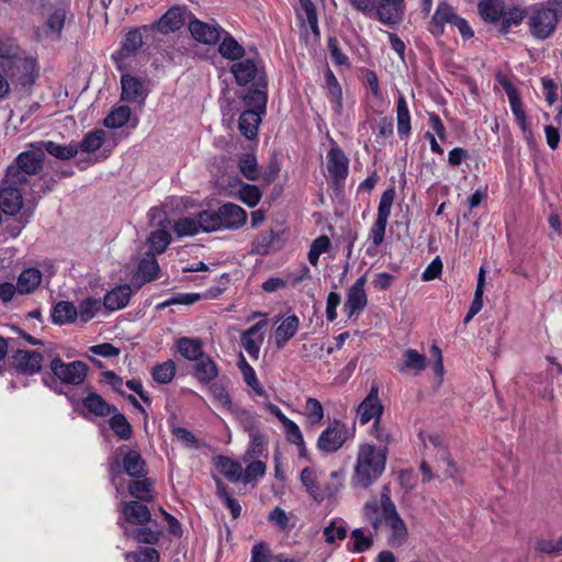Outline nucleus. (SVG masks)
<instances>
[{
	"label": "nucleus",
	"mask_w": 562,
	"mask_h": 562,
	"mask_svg": "<svg viewBox=\"0 0 562 562\" xmlns=\"http://www.w3.org/2000/svg\"><path fill=\"white\" fill-rule=\"evenodd\" d=\"M5 175L0 182V207L8 215H15L23 206V194H26V184L12 182Z\"/></svg>",
	"instance_id": "9"
},
{
	"label": "nucleus",
	"mask_w": 562,
	"mask_h": 562,
	"mask_svg": "<svg viewBox=\"0 0 562 562\" xmlns=\"http://www.w3.org/2000/svg\"><path fill=\"white\" fill-rule=\"evenodd\" d=\"M83 407L94 416L105 417L116 412V407L110 405L98 393L91 392L82 400Z\"/></svg>",
	"instance_id": "31"
},
{
	"label": "nucleus",
	"mask_w": 562,
	"mask_h": 562,
	"mask_svg": "<svg viewBox=\"0 0 562 562\" xmlns=\"http://www.w3.org/2000/svg\"><path fill=\"white\" fill-rule=\"evenodd\" d=\"M126 562H159V553L156 549L145 547L135 552L125 553Z\"/></svg>",
	"instance_id": "56"
},
{
	"label": "nucleus",
	"mask_w": 562,
	"mask_h": 562,
	"mask_svg": "<svg viewBox=\"0 0 562 562\" xmlns=\"http://www.w3.org/2000/svg\"><path fill=\"white\" fill-rule=\"evenodd\" d=\"M131 496L143 502H151L155 497L153 491V481L145 477H135L128 485Z\"/></svg>",
	"instance_id": "37"
},
{
	"label": "nucleus",
	"mask_w": 562,
	"mask_h": 562,
	"mask_svg": "<svg viewBox=\"0 0 562 562\" xmlns=\"http://www.w3.org/2000/svg\"><path fill=\"white\" fill-rule=\"evenodd\" d=\"M330 240L326 235L318 236L312 241L307 258L312 266H317L319 256L328 251Z\"/></svg>",
	"instance_id": "54"
},
{
	"label": "nucleus",
	"mask_w": 562,
	"mask_h": 562,
	"mask_svg": "<svg viewBox=\"0 0 562 562\" xmlns=\"http://www.w3.org/2000/svg\"><path fill=\"white\" fill-rule=\"evenodd\" d=\"M104 143V132L102 130H95L87 133L82 140L77 144L78 151L82 153H94L101 148Z\"/></svg>",
	"instance_id": "47"
},
{
	"label": "nucleus",
	"mask_w": 562,
	"mask_h": 562,
	"mask_svg": "<svg viewBox=\"0 0 562 562\" xmlns=\"http://www.w3.org/2000/svg\"><path fill=\"white\" fill-rule=\"evenodd\" d=\"M101 308V302L94 297H87L79 303L77 307L78 318L86 324L92 319Z\"/></svg>",
	"instance_id": "49"
},
{
	"label": "nucleus",
	"mask_w": 562,
	"mask_h": 562,
	"mask_svg": "<svg viewBox=\"0 0 562 562\" xmlns=\"http://www.w3.org/2000/svg\"><path fill=\"white\" fill-rule=\"evenodd\" d=\"M352 551L364 552L369 550L373 544L372 536H367L361 528H356L351 531Z\"/></svg>",
	"instance_id": "57"
},
{
	"label": "nucleus",
	"mask_w": 562,
	"mask_h": 562,
	"mask_svg": "<svg viewBox=\"0 0 562 562\" xmlns=\"http://www.w3.org/2000/svg\"><path fill=\"white\" fill-rule=\"evenodd\" d=\"M405 8V3L380 0L379 2L376 1L372 16L386 26H393L403 21Z\"/></svg>",
	"instance_id": "12"
},
{
	"label": "nucleus",
	"mask_w": 562,
	"mask_h": 562,
	"mask_svg": "<svg viewBox=\"0 0 562 562\" xmlns=\"http://www.w3.org/2000/svg\"><path fill=\"white\" fill-rule=\"evenodd\" d=\"M218 46V53L225 59L237 61L245 56V48L226 31Z\"/></svg>",
	"instance_id": "34"
},
{
	"label": "nucleus",
	"mask_w": 562,
	"mask_h": 562,
	"mask_svg": "<svg viewBox=\"0 0 562 562\" xmlns=\"http://www.w3.org/2000/svg\"><path fill=\"white\" fill-rule=\"evenodd\" d=\"M300 480L308 495L314 501L319 503L324 499V493L322 492L319 485L316 482L315 472L313 469L304 468L301 471Z\"/></svg>",
	"instance_id": "45"
},
{
	"label": "nucleus",
	"mask_w": 562,
	"mask_h": 562,
	"mask_svg": "<svg viewBox=\"0 0 562 562\" xmlns=\"http://www.w3.org/2000/svg\"><path fill=\"white\" fill-rule=\"evenodd\" d=\"M209 391L213 400L228 412L233 411L234 405L227 389L222 383H212Z\"/></svg>",
	"instance_id": "55"
},
{
	"label": "nucleus",
	"mask_w": 562,
	"mask_h": 562,
	"mask_svg": "<svg viewBox=\"0 0 562 562\" xmlns=\"http://www.w3.org/2000/svg\"><path fill=\"white\" fill-rule=\"evenodd\" d=\"M327 47L330 58L336 66L349 67V58L339 47V42L336 37L328 38Z\"/></svg>",
	"instance_id": "59"
},
{
	"label": "nucleus",
	"mask_w": 562,
	"mask_h": 562,
	"mask_svg": "<svg viewBox=\"0 0 562 562\" xmlns=\"http://www.w3.org/2000/svg\"><path fill=\"white\" fill-rule=\"evenodd\" d=\"M229 70L237 85L246 86L252 83L256 87L255 89H262L267 92V76L259 57L240 58L232 64Z\"/></svg>",
	"instance_id": "5"
},
{
	"label": "nucleus",
	"mask_w": 562,
	"mask_h": 562,
	"mask_svg": "<svg viewBox=\"0 0 562 562\" xmlns=\"http://www.w3.org/2000/svg\"><path fill=\"white\" fill-rule=\"evenodd\" d=\"M49 370L52 376H44L46 385L50 386V382L55 383L56 380L66 385H79L87 376L88 366L79 360L66 363L59 357H55L49 363Z\"/></svg>",
	"instance_id": "7"
},
{
	"label": "nucleus",
	"mask_w": 562,
	"mask_h": 562,
	"mask_svg": "<svg viewBox=\"0 0 562 562\" xmlns=\"http://www.w3.org/2000/svg\"><path fill=\"white\" fill-rule=\"evenodd\" d=\"M299 326L300 319L296 315H290L281 322L274 331L276 345L279 349L283 348L295 336Z\"/></svg>",
	"instance_id": "27"
},
{
	"label": "nucleus",
	"mask_w": 562,
	"mask_h": 562,
	"mask_svg": "<svg viewBox=\"0 0 562 562\" xmlns=\"http://www.w3.org/2000/svg\"><path fill=\"white\" fill-rule=\"evenodd\" d=\"M12 359L14 368L23 374H35L43 366V356L34 350H18Z\"/></svg>",
	"instance_id": "20"
},
{
	"label": "nucleus",
	"mask_w": 562,
	"mask_h": 562,
	"mask_svg": "<svg viewBox=\"0 0 562 562\" xmlns=\"http://www.w3.org/2000/svg\"><path fill=\"white\" fill-rule=\"evenodd\" d=\"M267 326L268 321L261 319L245 330L240 336L241 347L252 359H258L259 357L260 347L265 339L263 330Z\"/></svg>",
	"instance_id": "14"
},
{
	"label": "nucleus",
	"mask_w": 562,
	"mask_h": 562,
	"mask_svg": "<svg viewBox=\"0 0 562 562\" xmlns=\"http://www.w3.org/2000/svg\"><path fill=\"white\" fill-rule=\"evenodd\" d=\"M366 283V276H361L348 290L347 301L344 304V312L348 318L359 314L367 306L368 297L364 290Z\"/></svg>",
	"instance_id": "13"
},
{
	"label": "nucleus",
	"mask_w": 562,
	"mask_h": 562,
	"mask_svg": "<svg viewBox=\"0 0 562 562\" xmlns=\"http://www.w3.org/2000/svg\"><path fill=\"white\" fill-rule=\"evenodd\" d=\"M147 241L156 254H162L171 243V235L167 229L158 228L150 233Z\"/></svg>",
	"instance_id": "51"
},
{
	"label": "nucleus",
	"mask_w": 562,
	"mask_h": 562,
	"mask_svg": "<svg viewBox=\"0 0 562 562\" xmlns=\"http://www.w3.org/2000/svg\"><path fill=\"white\" fill-rule=\"evenodd\" d=\"M238 170L249 181L260 179V170L258 167L257 157L252 153H246L238 158Z\"/></svg>",
	"instance_id": "40"
},
{
	"label": "nucleus",
	"mask_w": 562,
	"mask_h": 562,
	"mask_svg": "<svg viewBox=\"0 0 562 562\" xmlns=\"http://www.w3.org/2000/svg\"><path fill=\"white\" fill-rule=\"evenodd\" d=\"M131 295L132 289L128 284L117 285L104 295L103 305L111 312L124 308L128 304Z\"/></svg>",
	"instance_id": "23"
},
{
	"label": "nucleus",
	"mask_w": 562,
	"mask_h": 562,
	"mask_svg": "<svg viewBox=\"0 0 562 562\" xmlns=\"http://www.w3.org/2000/svg\"><path fill=\"white\" fill-rule=\"evenodd\" d=\"M326 85L328 90V98L331 103L333 110L340 114L342 110V90L341 87L335 77L334 72L330 69H327L325 74Z\"/></svg>",
	"instance_id": "39"
},
{
	"label": "nucleus",
	"mask_w": 562,
	"mask_h": 562,
	"mask_svg": "<svg viewBox=\"0 0 562 562\" xmlns=\"http://www.w3.org/2000/svg\"><path fill=\"white\" fill-rule=\"evenodd\" d=\"M37 143L44 155L45 153H48L50 156L59 160H69L78 154L77 143L74 142L66 145L58 144L53 140H40Z\"/></svg>",
	"instance_id": "24"
},
{
	"label": "nucleus",
	"mask_w": 562,
	"mask_h": 562,
	"mask_svg": "<svg viewBox=\"0 0 562 562\" xmlns=\"http://www.w3.org/2000/svg\"><path fill=\"white\" fill-rule=\"evenodd\" d=\"M396 192L394 188L386 189L380 199L376 216L389 218Z\"/></svg>",
	"instance_id": "61"
},
{
	"label": "nucleus",
	"mask_w": 562,
	"mask_h": 562,
	"mask_svg": "<svg viewBox=\"0 0 562 562\" xmlns=\"http://www.w3.org/2000/svg\"><path fill=\"white\" fill-rule=\"evenodd\" d=\"M305 415L314 423L319 424L324 418V408L322 403L314 397H307L305 403Z\"/></svg>",
	"instance_id": "60"
},
{
	"label": "nucleus",
	"mask_w": 562,
	"mask_h": 562,
	"mask_svg": "<svg viewBox=\"0 0 562 562\" xmlns=\"http://www.w3.org/2000/svg\"><path fill=\"white\" fill-rule=\"evenodd\" d=\"M123 468L126 474L132 477H143L145 473V461L136 450H130L123 457Z\"/></svg>",
	"instance_id": "38"
},
{
	"label": "nucleus",
	"mask_w": 562,
	"mask_h": 562,
	"mask_svg": "<svg viewBox=\"0 0 562 562\" xmlns=\"http://www.w3.org/2000/svg\"><path fill=\"white\" fill-rule=\"evenodd\" d=\"M121 100L125 102L142 104L147 97L143 81L128 74L121 77Z\"/></svg>",
	"instance_id": "18"
},
{
	"label": "nucleus",
	"mask_w": 562,
	"mask_h": 562,
	"mask_svg": "<svg viewBox=\"0 0 562 562\" xmlns=\"http://www.w3.org/2000/svg\"><path fill=\"white\" fill-rule=\"evenodd\" d=\"M479 13L484 21L496 22L504 13V4L502 0H482L479 5Z\"/></svg>",
	"instance_id": "42"
},
{
	"label": "nucleus",
	"mask_w": 562,
	"mask_h": 562,
	"mask_svg": "<svg viewBox=\"0 0 562 562\" xmlns=\"http://www.w3.org/2000/svg\"><path fill=\"white\" fill-rule=\"evenodd\" d=\"M117 524L123 528V533L127 538H133L139 543L155 544L159 540V532L151 530L148 527H140L137 529H131L124 526L121 520Z\"/></svg>",
	"instance_id": "41"
},
{
	"label": "nucleus",
	"mask_w": 562,
	"mask_h": 562,
	"mask_svg": "<svg viewBox=\"0 0 562 562\" xmlns=\"http://www.w3.org/2000/svg\"><path fill=\"white\" fill-rule=\"evenodd\" d=\"M130 117L131 109L127 105H121L108 114L103 124L109 128H120L128 122Z\"/></svg>",
	"instance_id": "50"
},
{
	"label": "nucleus",
	"mask_w": 562,
	"mask_h": 562,
	"mask_svg": "<svg viewBox=\"0 0 562 562\" xmlns=\"http://www.w3.org/2000/svg\"><path fill=\"white\" fill-rule=\"evenodd\" d=\"M454 18H458L453 8L446 2H440L431 18L428 30L435 35L443 34L447 23L453 24Z\"/></svg>",
	"instance_id": "21"
},
{
	"label": "nucleus",
	"mask_w": 562,
	"mask_h": 562,
	"mask_svg": "<svg viewBox=\"0 0 562 562\" xmlns=\"http://www.w3.org/2000/svg\"><path fill=\"white\" fill-rule=\"evenodd\" d=\"M384 406L379 397V386L373 383L370 387L368 395L357 407V416L361 425H367L369 422L381 419Z\"/></svg>",
	"instance_id": "11"
},
{
	"label": "nucleus",
	"mask_w": 562,
	"mask_h": 562,
	"mask_svg": "<svg viewBox=\"0 0 562 562\" xmlns=\"http://www.w3.org/2000/svg\"><path fill=\"white\" fill-rule=\"evenodd\" d=\"M159 265L154 252H146L137 266V272L134 277L135 281L138 279L143 282H151L159 277Z\"/></svg>",
	"instance_id": "25"
},
{
	"label": "nucleus",
	"mask_w": 562,
	"mask_h": 562,
	"mask_svg": "<svg viewBox=\"0 0 562 562\" xmlns=\"http://www.w3.org/2000/svg\"><path fill=\"white\" fill-rule=\"evenodd\" d=\"M266 463L260 460L250 462L246 467L245 472L243 473V483L248 484L256 481L258 477L263 476L266 473Z\"/></svg>",
	"instance_id": "58"
},
{
	"label": "nucleus",
	"mask_w": 562,
	"mask_h": 562,
	"mask_svg": "<svg viewBox=\"0 0 562 562\" xmlns=\"http://www.w3.org/2000/svg\"><path fill=\"white\" fill-rule=\"evenodd\" d=\"M238 368L243 374L244 382L252 389L256 395L263 396L266 394L265 389L257 379V374L254 368L240 356L238 361Z\"/></svg>",
	"instance_id": "43"
},
{
	"label": "nucleus",
	"mask_w": 562,
	"mask_h": 562,
	"mask_svg": "<svg viewBox=\"0 0 562 562\" xmlns=\"http://www.w3.org/2000/svg\"><path fill=\"white\" fill-rule=\"evenodd\" d=\"M427 358L415 349H406L403 353V362L396 367L401 373L413 371L418 374L426 369Z\"/></svg>",
	"instance_id": "28"
},
{
	"label": "nucleus",
	"mask_w": 562,
	"mask_h": 562,
	"mask_svg": "<svg viewBox=\"0 0 562 562\" xmlns=\"http://www.w3.org/2000/svg\"><path fill=\"white\" fill-rule=\"evenodd\" d=\"M278 239L279 234L273 229L263 231L259 233L251 243L250 254L260 256H266L270 254Z\"/></svg>",
	"instance_id": "33"
},
{
	"label": "nucleus",
	"mask_w": 562,
	"mask_h": 562,
	"mask_svg": "<svg viewBox=\"0 0 562 562\" xmlns=\"http://www.w3.org/2000/svg\"><path fill=\"white\" fill-rule=\"evenodd\" d=\"M382 517L389 528L387 543L392 548L402 547L408 538V530L405 521L400 517L394 502L389 494L381 495Z\"/></svg>",
	"instance_id": "6"
},
{
	"label": "nucleus",
	"mask_w": 562,
	"mask_h": 562,
	"mask_svg": "<svg viewBox=\"0 0 562 562\" xmlns=\"http://www.w3.org/2000/svg\"><path fill=\"white\" fill-rule=\"evenodd\" d=\"M207 211H201L192 217H182L173 225L175 233L179 236H194L199 233H211L204 216Z\"/></svg>",
	"instance_id": "19"
},
{
	"label": "nucleus",
	"mask_w": 562,
	"mask_h": 562,
	"mask_svg": "<svg viewBox=\"0 0 562 562\" xmlns=\"http://www.w3.org/2000/svg\"><path fill=\"white\" fill-rule=\"evenodd\" d=\"M387 221L389 218L376 216L370 229L369 238L375 247L380 246L384 240Z\"/></svg>",
	"instance_id": "63"
},
{
	"label": "nucleus",
	"mask_w": 562,
	"mask_h": 562,
	"mask_svg": "<svg viewBox=\"0 0 562 562\" xmlns=\"http://www.w3.org/2000/svg\"><path fill=\"white\" fill-rule=\"evenodd\" d=\"M44 158L45 155L38 143H30L26 145L25 150L20 153L14 161L8 166L5 171V175L12 179V182H22L30 187L34 200L50 191L55 184L53 179H49L50 186H44L42 180L36 179V176L43 169Z\"/></svg>",
	"instance_id": "1"
},
{
	"label": "nucleus",
	"mask_w": 562,
	"mask_h": 562,
	"mask_svg": "<svg viewBox=\"0 0 562 562\" xmlns=\"http://www.w3.org/2000/svg\"><path fill=\"white\" fill-rule=\"evenodd\" d=\"M194 375L199 380V382L207 384L215 380L218 375V368L214 360L207 356L203 355L196 361H194Z\"/></svg>",
	"instance_id": "26"
},
{
	"label": "nucleus",
	"mask_w": 562,
	"mask_h": 562,
	"mask_svg": "<svg viewBox=\"0 0 562 562\" xmlns=\"http://www.w3.org/2000/svg\"><path fill=\"white\" fill-rule=\"evenodd\" d=\"M121 522L144 526L151 519V514L145 504L137 501L121 502Z\"/></svg>",
	"instance_id": "15"
},
{
	"label": "nucleus",
	"mask_w": 562,
	"mask_h": 562,
	"mask_svg": "<svg viewBox=\"0 0 562 562\" xmlns=\"http://www.w3.org/2000/svg\"><path fill=\"white\" fill-rule=\"evenodd\" d=\"M215 467L228 481L233 483L241 481L243 467L239 462L228 457L218 456L215 459Z\"/></svg>",
	"instance_id": "36"
},
{
	"label": "nucleus",
	"mask_w": 562,
	"mask_h": 562,
	"mask_svg": "<svg viewBox=\"0 0 562 562\" xmlns=\"http://www.w3.org/2000/svg\"><path fill=\"white\" fill-rule=\"evenodd\" d=\"M187 10L181 7H172L158 21L159 32L167 34L180 30L186 23Z\"/></svg>",
	"instance_id": "22"
},
{
	"label": "nucleus",
	"mask_w": 562,
	"mask_h": 562,
	"mask_svg": "<svg viewBox=\"0 0 562 562\" xmlns=\"http://www.w3.org/2000/svg\"><path fill=\"white\" fill-rule=\"evenodd\" d=\"M268 521L277 526L280 530H289L292 526H290V518L286 515L285 510L281 507H274L269 516Z\"/></svg>",
	"instance_id": "64"
},
{
	"label": "nucleus",
	"mask_w": 562,
	"mask_h": 562,
	"mask_svg": "<svg viewBox=\"0 0 562 562\" xmlns=\"http://www.w3.org/2000/svg\"><path fill=\"white\" fill-rule=\"evenodd\" d=\"M229 413L233 414L234 418L248 434L258 431L259 420L258 416L255 413L235 406L233 411H231Z\"/></svg>",
	"instance_id": "44"
},
{
	"label": "nucleus",
	"mask_w": 562,
	"mask_h": 562,
	"mask_svg": "<svg viewBox=\"0 0 562 562\" xmlns=\"http://www.w3.org/2000/svg\"><path fill=\"white\" fill-rule=\"evenodd\" d=\"M110 427L113 432L123 440H128L132 437V425L128 423L126 417L117 413H112V417L110 418Z\"/></svg>",
	"instance_id": "48"
},
{
	"label": "nucleus",
	"mask_w": 562,
	"mask_h": 562,
	"mask_svg": "<svg viewBox=\"0 0 562 562\" xmlns=\"http://www.w3.org/2000/svg\"><path fill=\"white\" fill-rule=\"evenodd\" d=\"M559 14L548 3H538L529 9L530 33L538 40L550 37L557 29Z\"/></svg>",
	"instance_id": "8"
},
{
	"label": "nucleus",
	"mask_w": 562,
	"mask_h": 562,
	"mask_svg": "<svg viewBox=\"0 0 562 562\" xmlns=\"http://www.w3.org/2000/svg\"><path fill=\"white\" fill-rule=\"evenodd\" d=\"M189 30L194 40L206 45L217 44L224 32L218 24H209L198 19L190 21Z\"/></svg>",
	"instance_id": "17"
},
{
	"label": "nucleus",
	"mask_w": 562,
	"mask_h": 562,
	"mask_svg": "<svg viewBox=\"0 0 562 562\" xmlns=\"http://www.w3.org/2000/svg\"><path fill=\"white\" fill-rule=\"evenodd\" d=\"M386 453V448H376L371 443L360 445L352 474V484L363 488L371 486L385 470Z\"/></svg>",
	"instance_id": "2"
},
{
	"label": "nucleus",
	"mask_w": 562,
	"mask_h": 562,
	"mask_svg": "<svg viewBox=\"0 0 562 562\" xmlns=\"http://www.w3.org/2000/svg\"><path fill=\"white\" fill-rule=\"evenodd\" d=\"M347 536V529L344 524H338L333 520L328 526L324 528L325 541L328 543L335 542V540H342Z\"/></svg>",
	"instance_id": "62"
},
{
	"label": "nucleus",
	"mask_w": 562,
	"mask_h": 562,
	"mask_svg": "<svg viewBox=\"0 0 562 562\" xmlns=\"http://www.w3.org/2000/svg\"><path fill=\"white\" fill-rule=\"evenodd\" d=\"M327 170L336 182L345 180L348 176L349 159L335 142H331L327 153Z\"/></svg>",
	"instance_id": "16"
},
{
	"label": "nucleus",
	"mask_w": 562,
	"mask_h": 562,
	"mask_svg": "<svg viewBox=\"0 0 562 562\" xmlns=\"http://www.w3.org/2000/svg\"><path fill=\"white\" fill-rule=\"evenodd\" d=\"M178 352L188 361L194 362L204 355L200 338L180 337L177 340Z\"/></svg>",
	"instance_id": "30"
},
{
	"label": "nucleus",
	"mask_w": 562,
	"mask_h": 562,
	"mask_svg": "<svg viewBox=\"0 0 562 562\" xmlns=\"http://www.w3.org/2000/svg\"><path fill=\"white\" fill-rule=\"evenodd\" d=\"M267 101V92L262 89H251L243 97L244 111L239 115L238 128L246 138L252 139L257 136Z\"/></svg>",
	"instance_id": "3"
},
{
	"label": "nucleus",
	"mask_w": 562,
	"mask_h": 562,
	"mask_svg": "<svg viewBox=\"0 0 562 562\" xmlns=\"http://www.w3.org/2000/svg\"><path fill=\"white\" fill-rule=\"evenodd\" d=\"M262 192L257 186L241 183L238 189V199L249 207H255L261 200Z\"/></svg>",
	"instance_id": "52"
},
{
	"label": "nucleus",
	"mask_w": 562,
	"mask_h": 562,
	"mask_svg": "<svg viewBox=\"0 0 562 562\" xmlns=\"http://www.w3.org/2000/svg\"><path fill=\"white\" fill-rule=\"evenodd\" d=\"M396 123L397 133L402 139L411 135V113L405 97L400 93L396 100Z\"/></svg>",
	"instance_id": "32"
},
{
	"label": "nucleus",
	"mask_w": 562,
	"mask_h": 562,
	"mask_svg": "<svg viewBox=\"0 0 562 562\" xmlns=\"http://www.w3.org/2000/svg\"><path fill=\"white\" fill-rule=\"evenodd\" d=\"M526 13L522 9L520 8H509L507 10L504 9V13H502V26H501V30L502 32L504 33H507L509 31V29L512 26H517L519 25L524 18H525Z\"/></svg>",
	"instance_id": "53"
},
{
	"label": "nucleus",
	"mask_w": 562,
	"mask_h": 562,
	"mask_svg": "<svg viewBox=\"0 0 562 562\" xmlns=\"http://www.w3.org/2000/svg\"><path fill=\"white\" fill-rule=\"evenodd\" d=\"M204 222L210 232L235 231L243 227L247 222V212L235 203H224L217 211L206 210Z\"/></svg>",
	"instance_id": "4"
},
{
	"label": "nucleus",
	"mask_w": 562,
	"mask_h": 562,
	"mask_svg": "<svg viewBox=\"0 0 562 562\" xmlns=\"http://www.w3.org/2000/svg\"><path fill=\"white\" fill-rule=\"evenodd\" d=\"M349 436L346 424L334 420L317 439V448L326 453H334L347 441Z\"/></svg>",
	"instance_id": "10"
},
{
	"label": "nucleus",
	"mask_w": 562,
	"mask_h": 562,
	"mask_svg": "<svg viewBox=\"0 0 562 562\" xmlns=\"http://www.w3.org/2000/svg\"><path fill=\"white\" fill-rule=\"evenodd\" d=\"M41 282L42 272L37 268H27L20 273L15 285L20 294H29L33 292Z\"/></svg>",
	"instance_id": "35"
},
{
	"label": "nucleus",
	"mask_w": 562,
	"mask_h": 562,
	"mask_svg": "<svg viewBox=\"0 0 562 562\" xmlns=\"http://www.w3.org/2000/svg\"><path fill=\"white\" fill-rule=\"evenodd\" d=\"M52 321L56 325H68L78 318L77 306L69 301H60L52 310Z\"/></svg>",
	"instance_id": "29"
},
{
	"label": "nucleus",
	"mask_w": 562,
	"mask_h": 562,
	"mask_svg": "<svg viewBox=\"0 0 562 562\" xmlns=\"http://www.w3.org/2000/svg\"><path fill=\"white\" fill-rule=\"evenodd\" d=\"M176 363L173 360H167L162 363H158L151 369V376L155 382L160 384L170 383L176 375Z\"/></svg>",
	"instance_id": "46"
}]
</instances>
